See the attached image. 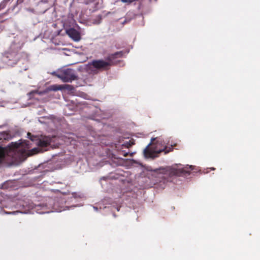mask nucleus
<instances>
[{"label":"nucleus","instance_id":"15","mask_svg":"<svg viewBox=\"0 0 260 260\" xmlns=\"http://www.w3.org/2000/svg\"><path fill=\"white\" fill-rule=\"evenodd\" d=\"M32 150L35 151V152H37V148H34V149H32Z\"/></svg>","mask_w":260,"mask_h":260},{"label":"nucleus","instance_id":"11","mask_svg":"<svg viewBox=\"0 0 260 260\" xmlns=\"http://www.w3.org/2000/svg\"><path fill=\"white\" fill-rule=\"evenodd\" d=\"M10 0H4L0 4V11L6 8Z\"/></svg>","mask_w":260,"mask_h":260},{"label":"nucleus","instance_id":"17","mask_svg":"<svg viewBox=\"0 0 260 260\" xmlns=\"http://www.w3.org/2000/svg\"><path fill=\"white\" fill-rule=\"evenodd\" d=\"M212 170H215V168H212Z\"/></svg>","mask_w":260,"mask_h":260},{"label":"nucleus","instance_id":"12","mask_svg":"<svg viewBox=\"0 0 260 260\" xmlns=\"http://www.w3.org/2000/svg\"><path fill=\"white\" fill-rule=\"evenodd\" d=\"M136 1L137 0H121V2L124 3H127L128 4H131Z\"/></svg>","mask_w":260,"mask_h":260},{"label":"nucleus","instance_id":"7","mask_svg":"<svg viewBox=\"0 0 260 260\" xmlns=\"http://www.w3.org/2000/svg\"><path fill=\"white\" fill-rule=\"evenodd\" d=\"M135 144L134 141L133 140H131L129 141H126L124 142L122 144H119L116 146V148L117 150L121 152V154H122L124 156L126 157L130 155V156H133L134 153H129L128 152H125V151L123 149L124 148H129L132 147L133 145Z\"/></svg>","mask_w":260,"mask_h":260},{"label":"nucleus","instance_id":"1","mask_svg":"<svg viewBox=\"0 0 260 260\" xmlns=\"http://www.w3.org/2000/svg\"><path fill=\"white\" fill-rule=\"evenodd\" d=\"M29 142L24 140L21 142H12L8 147L0 146V164L4 160L6 155L11 156L16 152H20L22 155H25L29 148Z\"/></svg>","mask_w":260,"mask_h":260},{"label":"nucleus","instance_id":"6","mask_svg":"<svg viewBox=\"0 0 260 260\" xmlns=\"http://www.w3.org/2000/svg\"><path fill=\"white\" fill-rule=\"evenodd\" d=\"M53 74L55 75L64 82H72L77 79L75 71L69 68L62 70L57 73H54Z\"/></svg>","mask_w":260,"mask_h":260},{"label":"nucleus","instance_id":"3","mask_svg":"<svg viewBox=\"0 0 260 260\" xmlns=\"http://www.w3.org/2000/svg\"><path fill=\"white\" fill-rule=\"evenodd\" d=\"M156 138L151 139V143H150L144 150L143 153L145 157L147 158H155L157 156V154L164 152L165 154H167L173 150V147L168 148L166 146H161L159 147L160 143L158 140L156 141L155 144L153 141Z\"/></svg>","mask_w":260,"mask_h":260},{"label":"nucleus","instance_id":"4","mask_svg":"<svg viewBox=\"0 0 260 260\" xmlns=\"http://www.w3.org/2000/svg\"><path fill=\"white\" fill-rule=\"evenodd\" d=\"M160 173L169 177L174 176H180L189 174V171L182 168L181 165H175L172 166L166 167L159 169Z\"/></svg>","mask_w":260,"mask_h":260},{"label":"nucleus","instance_id":"10","mask_svg":"<svg viewBox=\"0 0 260 260\" xmlns=\"http://www.w3.org/2000/svg\"><path fill=\"white\" fill-rule=\"evenodd\" d=\"M11 138V135L9 133L5 131L0 132V140H4L9 141Z\"/></svg>","mask_w":260,"mask_h":260},{"label":"nucleus","instance_id":"9","mask_svg":"<svg viewBox=\"0 0 260 260\" xmlns=\"http://www.w3.org/2000/svg\"><path fill=\"white\" fill-rule=\"evenodd\" d=\"M66 34L73 40L78 41L80 40V33L75 28H71L66 30Z\"/></svg>","mask_w":260,"mask_h":260},{"label":"nucleus","instance_id":"2","mask_svg":"<svg viewBox=\"0 0 260 260\" xmlns=\"http://www.w3.org/2000/svg\"><path fill=\"white\" fill-rule=\"evenodd\" d=\"M123 53L122 51L116 52L109 54L105 60L103 59L93 60L90 64L98 71H108L111 67L116 65L119 62L116 60V59L122 57Z\"/></svg>","mask_w":260,"mask_h":260},{"label":"nucleus","instance_id":"14","mask_svg":"<svg viewBox=\"0 0 260 260\" xmlns=\"http://www.w3.org/2000/svg\"><path fill=\"white\" fill-rule=\"evenodd\" d=\"M63 89V87L62 86H58V87L56 86L55 88H54L53 89L54 90H61Z\"/></svg>","mask_w":260,"mask_h":260},{"label":"nucleus","instance_id":"8","mask_svg":"<svg viewBox=\"0 0 260 260\" xmlns=\"http://www.w3.org/2000/svg\"><path fill=\"white\" fill-rule=\"evenodd\" d=\"M37 140V144L39 147L45 148L50 145L52 142V138L48 136H42Z\"/></svg>","mask_w":260,"mask_h":260},{"label":"nucleus","instance_id":"13","mask_svg":"<svg viewBox=\"0 0 260 260\" xmlns=\"http://www.w3.org/2000/svg\"><path fill=\"white\" fill-rule=\"evenodd\" d=\"M28 138L30 139L32 141H34L35 140V139L36 138V137L31 135V134L30 133H27Z\"/></svg>","mask_w":260,"mask_h":260},{"label":"nucleus","instance_id":"16","mask_svg":"<svg viewBox=\"0 0 260 260\" xmlns=\"http://www.w3.org/2000/svg\"><path fill=\"white\" fill-rule=\"evenodd\" d=\"M66 86L69 87V86H70V85H66Z\"/></svg>","mask_w":260,"mask_h":260},{"label":"nucleus","instance_id":"5","mask_svg":"<svg viewBox=\"0 0 260 260\" xmlns=\"http://www.w3.org/2000/svg\"><path fill=\"white\" fill-rule=\"evenodd\" d=\"M21 56V53L11 47L8 51L5 52L3 60L8 66L13 67L17 64Z\"/></svg>","mask_w":260,"mask_h":260}]
</instances>
